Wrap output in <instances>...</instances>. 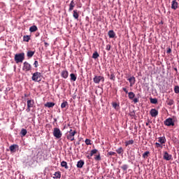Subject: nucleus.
<instances>
[{
	"label": "nucleus",
	"instance_id": "obj_52",
	"mask_svg": "<svg viewBox=\"0 0 179 179\" xmlns=\"http://www.w3.org/2000/svg\"><path fill=\"white\" fill-rule=\"evenodd\" d=\"M87 157L89 159V160H90V159H92V156L90 155H87Z\"/></svg>",
	"mask_w": 179,
	"mask_h": 179
},
{
	"label": "nucleus",
	"instance_id": "obj_14",
	"mask_svg": "<svg viewBox=\"0 0 179 179\" xmlns=\"http://www.w3.org/2000/svg\"><path fill=\"white\" fill-rule=\"evenodd\" d=\"M27 106L28 108H32L34 106V100L29 99L27 101Z\"/></svg>",
	"mask_w": 179,
	"mask_h": 179
},
{
	"label": "nucleus",
	"instance_id": "obj_45",
	"mask_svg": "<svg viewBox=\"0 0 179 179\" xmlns=\"http://www.w3.org/2000/svg\"><path fill=\"white\" fill-rule=\"evenodd\" d=\"M106 50H107V51H110V50H111V45H107Z\"/></svg>",
	"mask_w": 179,
	"mask_h": 179
},
{
	"label": "nucleus",
	"instance_id": "obj_31",
	"mask_svg": "<svg viewBox=\"0 0 179 179\" xmlns=\"http://www.w3.org/2000/svg\"><path fill=\"white\" fill-rule=\"evenodd\" d=\"M125 146H128L129 145H134V140H129L127 141H125Z\"/></svg>",
	"mask_w": 179,
	"mask_h": 179
},
{
	"label": "nucleus",
	"instance_id": "obj_10",
	"mask_svg": "<svg viewBox=\"0 0 179 179\" xmlns=\"http://www.w3.org/2000/svg\"><path fill=\"white\" fill-rule=\"evenodd\" d=\"M127 80H129L130 83V87H132L136 82V79L135 78L134 76L130 77L129 78L127 79Z\"/></svg>",
	"mask_w": 179,
	"mask_h": 179
},
{
	"label": "nucleus",
	"instance_id": "obj_49",
	"mask_svg": "<svg viewBox=\"0 0 179 179\" xmlns=\"http://www.w3.org/2000/svg\"><path fill=\"white\" fill-rule=\"evenodd\" d=\"M122 90L124 91L127 94H129V92H128V90H127V88L123 87Z\"/></svg>",
	"mask_w": 179,
	"mask_h": 179
},
{
	"label": "nucleus",
	"instance_id": "obj_18",
	"mask_svg": "<svg viewBox=\"0 0 179 179\" xmlns=\"http://www.w3.org/2000/svg\"><path fill=\"white\" fill-rule=\"evenodd\" d=\"M55 106V103L54 102H47L45 103V107H48V108H52Z\"/></svg>",
	"mask_w": 179,
	"mask_h": 179
},
{
	"label": "nucleus",
	"instance_id": "obj_55",
	"mask_svg": "<svg viewBox=\"0 0 179 179\" xmlns=\"http://www.w3.org/2000/svg\"><path fill=\"white\" fill-rule=\"evenodd\" d=\"M149 128H152V127L149 126Z\"/></svg>",
	"mask_w": 179,
	"mask_h": 179
},
{
	"label": "nucleus",
	"instance_id": "obj_20",
	"mask_svg": "<svg viewBox=\"0 0 179 179\" xmlns=\"http://www.w3.org/2000/svg\"><path fill=\"white\" fill-rule=\"evenodd\" d=\"M108 34L109 36V38H114V37H115V32H114L113 30H110L108 32Z\"/></svg>",
	"mask_w": 179,
	"mask_h": 179
},
{
	"label": "nucleus",
	"instance_id": "obj_11",
	"mask_svg": "<svg viewBox=\"0 0 179 179\" xmlns=\"http://www.w3.org/2000/svg\"><path fill=\"white\" fill-rule=\"evenodd\" d=\"M177 8H178V2H177V0H173L171 4V9L176 10Z\"/></svg>",
	"mask_w": 179,
	"mask_h": 179
},
{
	"label": "nucleus",
	"instance_id": "obj_36",
	"mask_svg": "<svg viewBox=\"0 0 179 179\" xmlns=\"http://www.w3.org/2000/svg\"><path fill=\"white\" fill-rule=\"evenodd\" d=\"M121 169L124 171H127L128 170V165L127 164H124L123 166H121Z\"/></svg>",
	"mask_w": 179,
	"mask_h": 179
},
{
	"label": "nucleus",
	"instance_id": "obj_53",
	"mask_svg": "<svg viewBox=\"0 0 179 179\" xmlns=\"http://www.w3.org/2000/svg\"><path fill=\"white\" fill-rule=\"evenodd\" d=\"M24 97H29V95H27V94H24Z\"/></svg>",
	"mask_w": 179,
	"mask_h": 179
},
{
	"label": "nucleus",
	"instance_id": "obj_34",
	"mask_svg": "<svg viewBox=\"0 0 179 179\" xmlns=\"http://www.w3.org/2000/svg\"><path fill=\"white\" fill-rule=\"evenodd\" d=\"M116 152L118 155H121V153L124 152V150H122V147H120L117 150H116Z\"/></svg>",
	"mask_w": 179,
	"mask_h": 179
},
{
	"label": "nucleus",
	"instance_id": "obj_24",
	"mask_svg": "<svg viewBox=\"0 0 179 179\" xmlns=\"http://www.w3.org/2000/svg\"><path fill=\"white\" fill-rule=\"evenodd\" d=\"M20 134L22 138H23V136H26V135L27 134V130H26V129H22Z\"/></svg>",
	"mask_w": 179,
	"mask_h": 179
},
{
	"label": "nucleus",
	"instance_id": "obj_39",
	"mask_svg": "<svg viewBox=\"0 0 179 179\" xmlns=\"http://www.w3.org/2000/svg\"><path fill=\"white\" fill-rule=\"evenodd\" d=\"M174 92H175V93H176V94H178V93H179V87H178V85L175 86Z\"/></svg>",
	"mask_w": 179,
	"mask_h": 179
},
{
	"label": "nucleus",
	"instance_id": "obj_41",
	"mask_svg": "<svg viewBox=\"0 0 179 179\" xmlns=\"http://www.w3.org/2000/svg\"><path fill=\"white\" fill-rule=\"evenodd\" d=\"M94 159L99 162V160H101V157H100V154H99L98 155H96L95 157H94Z\"/></svg>",
	"mask_w": 179,
	"mask_h": 179
},
{
	"label": "nucleus",
	"instance_id": "obj_27",
	"mask_svg": "<svg viewBox=\"0 0 179 179\" xmlns=\"http://www.w3.org/2000/svg\"><path fill=\"white\" fill-rule=\"evenodd\" d=\"M149 155H150V152L146 151L143 154V159H148L149 157Z\"/></svg>",
	"mask_w": 179,
	"mask_h": 179
},
{
	"label": "nucleus",
	"instance_id": "obj_32",
	"mask_svg": "<svg viewBox=\"0 0 179 179\" xmlns=\"http://www.w3.org/2000/svg\"><path fill=\"white\" fill-rule=\"evenodd\" d=\"M27 55L29 58H31V57H33V55H34V52L28 51Z\"/></svg>",
	"mask_w": 179,
	"mask_h": 179
},
{
	"label": "nucleus",
	"instance_id": "obj_7",
	"mask_svg": "<svg viewBox=\"0 0 179 179\" xmlns=\"http://www.w3.org/2000/svg\"><path fill=\"white\" fill-rule=\"evenodd\" d=\"M93 80L94 83L99 84L100 82H104V77L101 76H95Z\"/></svg>",
	"mask_w": 179,
	"mask_h": 179
},
{
	"label": "nucleus",
	"instance_id": "obj_33",
	"mask_svg": "<svg viewBox=\"0 0 179 179\" xmlns=\"http://www.w3.org/2000/svg\"><path fill=\"white\" fill-rule=\"evenodd\" d=\"M150 103H152V104H157V99L151 98L150 99Z\"/></svg>",
	"mask_w": 179,
	"mask_h": 179
},
{
	"label": "nucleus",
	"instance_id": "obj_26",
	"mask_svg": "<svg viewBox=\"0 0 179 179\" xmlns=\"http://www.w3.org/2000/svg\"><path fill=\"white\" fill-rule=\"evenodd\" d=\"M23 41H26V43H29V41H30V36H29V35L24 36Z\"/></svg>",
	"mask_w": 179,
	"mask_h": 179
},
{
	"label": "nucleus",
	"instance_id": "obj_48",
	"mask_svg": "<svg viewBox=\"0 0 179 179\" xmlns=\"http://www.w3.org/2000/svg\"><path fill=\"white\" fill-rule=\"evenodd\" d=\"M167 54H170L171 52V48H168L166 50Z\"/></svg>",
	"mask_w": 179,
	"mask_h": 179
},
{
	"label": "nucleus",
	"instance_id": "obj_51",
	"mask_svg": "<svg viewBox=\"0 0 179 179\" xmlns=\"http://www.w3.org/2000/svg\"><path fill=\"white\" fill-rule=\"evenodd\" d=\"M44 45H45V47H48V45H50V44L47 42H45Z\"/></svg>",
	"mask_w": 179,
	"mask_h": 179
},
{
	"label": "nucleus",
	"instance_id": "obj_1",
	"mask_svg": "<svg viewBox=\"0 0 179 179\" xmlns=\"http://www.w3.org/2000/svg\"><path fill=\"white\" fill-rule=\"evenodd\" d=\"M14 59L16 64L23 62V61H24V53L22 52V53L15 54Z\"/></svg>",
	"mask_w": 179,
	"mask_h": 179
},
{
	"label": "nucleus",
	"instance_id": "obj_6",
	"mask_svg": "<svg viewBox=\"0 0 179 179\" xmlns=\"http://www.w3.org/2000/svg\"><path fill=\"white\" fill-rule=\"evenodd\" d=\"M22 71H24V72H29V71H31V64L27 62H24L23 63Z\"/></svg>",
	"mask_w": 179,
	"mask_h": 179
},
{
	"label": "nucleus",
	"instance_id": "obj_17",
	"mask_svg": "<svg viewBox=\"0 0 179 179\" xmlns=\"http://www.w3.org/2000/svg\"><path fill=\"white\" fill-rule=\"evenodd\" d=\"M73 17L78 20L79 19V13H78V10H74L73 11Z\"/></svg>",
	"mask_w": 179,
	"mask_h": 179
},
{
	"label": "nucleus",
	"instance_id": "obj_22",
	"mask_svg": "<svg viewBox=\"0 0 179 179\" xmlns=\"http://www.w3.org/2000/svg\"><path fill=\"white\" fill-rule=\"evenodd\" d=\"M61 166L66 169V170H68V169H69V166H68V163L65 161H62L61 162Z\"/></svg>",
	"mask_w": 179,
	"mask_h": 179
},
{
	"label": "nucleus",
	"instance_id": "obj_37",
	"mask_svg": "<svg viewBox=\"0 0 179 179\" xmlns=\"http://www.w3.org/2000/svg\"><path fill=\"white\" fill-rule=\"evenodd\" d=\"M97 152H98L97 150L94 149V150H91L90 155V156L92 157V156H93V155H96V153H97Z\"/></svg>",
	"mask_w": 179,
	"mask_h": 179
},
{
	"label": "nucleus",
	"instance_id": "obj_4",
	"mask_svg": "<svg viewBox=\"0 0 179 179\" xmlns=\"http://www.w3.org/2000/svg\"><path fill=\"white\" fill-rule=\"evenodd\" d=\"M53 136H55V138H56L57 139H59L62 138V132L61 131L59 128H57V127L54 128Z\"/></svg>",
	"mask_w": 179,
	"mask_h": 179
},
{
	"label": "nucleus",
	"instance_id": "obj_12",
	"mask_svg": "<svg viewBox=\"0 0 179 179\" xmlns=\"http://www.w3.org/2000/svg\"><path fill=\"white\" fill-rule=\"evenodd\" d=\"M61 76L62 78H64V79H67L68 76H69V73H68V71L64 70L62 71Z\"/></svg>",
	"mask_w": 179,
	"mask_h": 179
},
{
	"label": "nucleus",
	"instance_id": "obj_15",
	"mask_svg": "<svg viewBox=\"0 0 179 179\" xmlns=\"http://www.w3.org/2000/svg\"><path fill=\"white\" fill-rule=\"evenodd\" d=\"M17 148H19V145L14 144V145H10L9 149H10V152H16V149H17Z\"/></svg>",
	"mask_w": 179,
	"mask_h": 179
},
{
	"label": "nucleus",
	"instance_id": "obj_5",
	"mask_svg": "<svg viewBox=\"0 0 179 179\" xmlns=\"http://www.w3.org/2000/svg\"><path fill=\"white\" fill-rule=\"evenodd\" d=\"M164 125L166 127H174V120H173V118L169 117L164 122Z\"/></svg>",
	"mask_w": 179,
	"mask_h": 179
},
{
	"label": "nucleus",
	"instance_id": "obj_50",
	"mask_svg": "<svg viewBox=\"0 0 179 179\" xmlns=\"http://www.w3.org/2000/svg\"><path fill=\"white\" fill-rule=\"evenodd\" d=\"M30 108H31L27 107V108L26 109L27 113H30Z\"/></svg>",
	"mask_w": 179,
	"mask_h": 179
},
{
	"label": "nucleus",
	"instance_id": "obj_25",
	"mask_svg": "<svg viewBox=\"0 0 179 179\" xmlns=\"http://www.w3.org/2000/svg\"><path fill=\"white\" fill-rule=\"evenodd\" d=\"M128 97L130 100H133V99L135 97V94L133 92H130L128 93Z\"/></svg>",
	"mask_w": 179,
	"mask_h": 179
},
{
	"label": "nucleus",
	"instance_id": "obj_56",
	"mask_svg": "<svg viewBox=\"0 0 179 179\" xmlns=\"http://www.w3.org/2000/svg\"><path fill=\"white\" fill-rule=\"evenodd\" d=\"M72 1H74V0H72Z\"/></svg>",
	"mask_w": 179,
	"mask_h": 179
},
{
	"label": "nucleus",
	"instance_id": "obj_19",
	"mask_svg": "<svg viewBox=\"0 0 179 179\" xmlns=\"http://www.w3.org/2000/svg\"><path fill=\"white\" fill-rule=\"evenodd\" d=\"M38 30V28H37V26L33 25L29 28L30 33H34V31H37Z\"/></svg>",
	"mask_w": 179,
	"mask_h": 179
},
{
	"label": "nucleus",
	"instance_id": "obj_40",
	"mask_svg": "<svg viewBox=\"0 0 179 179\" xmlns=\"http://www.w3.org/2000/svg\"><path fill=\"white\" fill-rule=\"evenodd\" d=\"M85 144L86 145H92V141L89 138L85 139Z\"/></svg>",
	"mask_w": 179,
	"mask_h": 179
},
{
	"label": "nucleus",
	"instance_id": "obj_43",
	"mask_svg": "<svg viewBox=\"0 0 179 179\" xmlns=\"http://www.w3.org/2000/svg\"><path fill=\"white\" fill-rule=\"evenodd\" d=\"M118 103H117V102H114V103H113V108H115V109H117V108L118 107Z\"/></svg>",
	"mask_w": 179,
	"mask_h": 179
},
{
	"label": "nucleus",
	"instance_id": "obj_44",
	"mask_svg": "<svg viewBox=\"0 0 179 179\" xmlns=\"http://www.w3.org/2000/svg\"><path fill=\"white\" fill-rule=\"evenodd\" d=\"M156 145V148H163V145H162V144L159 143H155Z\"/></svg>",
	"mask_w": 179,
	"mask_h": 179
},
{
	"label": "nucleus",
	"instance_id": "obj_28",
	"mask_svg": "<svg viewBox=\"0 0 179 179\" xmlns=\"http://www.w3.org/2000/svg\"><path fill=\"white\" fill-rule=\"evenodd\" d=\"M99 57H100V55H99V52H94L92 55V58H94V59H97Z\"/></svg>",
	"mask_w": 179,
	"mask_h": 179
},
{
	"label": "nucleus",
	"instance_id": "obj_13",
	"mask_svg": "<svg viewBox=\"0 0 179 179\" xmlns=\"http://www.w3.org/2000/svg\"><path fill=\"white\" fill-rule=\"evenodd\" d=\"M77 168L78 169H82V167H83V166H85V161L84 160H80L77 162Z\"/></svg>",
	"mask_w": 179,
	"mask_h": 179
},
{
	"label": "nucleus",
	"instance_id": "obj_42",
	"mask_svg": "<svg viewBox=\"0 0 179 179\" xmlns=\"http://www.w3.org/2000/svg\"><path fill=\"white\" fill-rule=\"evenodd\" d=\"M110 79V80H115V75H114V73H111Z\"/></svg>",
	"mask_w": 179,
	"mask_h": 179
},
{
	"label": "nucleus",
	"instance_id": "obj_23",
	"mask_svg": "<svg viewBox=\"0 0 179 179\" xmlns=\"http://www.w3.org/2000/svg\"><path fill=\"white\" fill-rule=\"evenodd\" d=\"M70 78L71 80H72L73 82H76L77 77L76 75H75V73H71Z\"/></svg>",
	"mask_w": 179,
	"mask_h": 179
},
{
	"label": "nucleus",
	"instance_id": "obj_30",
	"mask_svg": "<svg viewBox=\"0 0 179 179\" xmlns=\"http://www.w3.org/2000/svg\"><path fill=\"white\" fill-rule=\"evenodd\" d=\"M54 176H55L54 178H61V172L59 171L55 172Z\"/></svg>",
	"mask_w": 179,
	"mask_h": 179
},
{
	"label": "nucleus",
	"instance_id": "obj_47",
	"mask_svg": "<svg viewBox=\"0 0 179 179\" xmlns=\"http://www.w3.org/2000/svg\"><path fill=\"white\" fill-rule=\"evenodd\" d=\"M139 102V99H138V98H134V103H136Z\"/></svg>",
	"mask_w": 179,
	"mask_h": 179
},
{
	"label": "nucleus",
	"instance_id": "obj_2",
	"mask_svg": "<svg viewBox=\"0 0 179 179\" xmlns=\"http://www.w3.org/2000/svg\"><path fill=\"white\" fill-rule=\"evenodd\" d=\"M75 135H76V130L70 129V131L67 132L66 138L69 141L72 142L75 141Z\"/></svg>",
	"mask_w": 179,
	"mask_h": 179
},
{
	"label": "nucleus",
	"instance_id": "obj_54",
	"mask_svg": "<svg viewBox=\"0 0 179 179\" xmlns=\"http://www.w3.org/2000/svg\"><path fill=\"white\" fill-rule=\"evenodd\" d=\"M145 125H146L147 127H148L149 122H146Z\"/></svg>",
	"mask_w": 179,
	"mask_h": 179
},
{
	"label": "nucleus",
	"instance_id": "obj_35",
	"mask_svg": "<svg viewBox=\"0 0 179 179\" xmlns=\"http://www.w3.org/2000/svg\"><path fill=\"white\" fill-rule=\"evenodd\" d=\"M115 152L110 151L107 153V157H108L109 156H115Z\"/></svg>",
	"mask_w": 179,
	"mask_h": 179
},
{
	"label": "nucleus",
	"instance_id": "obj_8",
	"mask_svg": "<svg viewBox=\"0 0 179 179\" xmlns=\"http://www.w3.org/2000/svg\"><path fill=\"white\" fill-rule=\"evenodd\" d=\"M163 159L164 160L169 162L173 159V155H169V153L167 152H164Z\"/></svg>",
	"mask_w": 179,
	"mask_h": 179
},
{
	"label": "nucleus",
	"instance_id": "obj_29",
	"mask_svg": "<svg viewBox=\"0 0 179 179\" xmlns=\"http://www.w3.org/2000/svg\"><path fill=\"white\" fill-rule=\"evenodd\" d=\"M166 103L168 106H173V104H174V100L168 99Z\"/></svg>",
	"mask_w": 179,
	"mask_h": 179
},
{
	"label": "nucleus",
	"instance_id": "obj_3",
	"mask_svg": "<svg viewBox=\"0 0 179 179\" xmlns=\"http://www.w3.org/2000/svg\"><path fill=\"white\" fill-rule=\"evenodd\" d=\"M31 80L34 82H41V73L36 71L32 74Z\"/></svg>",
	"mask_w": 179,
	"mask_h": 179
},
{
	"label": "nucleus",
	"instance_id": "obj_16",
	"mask_svg": "<svg viewBox=\"0 0 179 179\" xmlns=\"http://www.w3.org/2000/svg\"><path fill=\"white\" fill-rule=\"evenodd\" d=\"M76 5V3H75V1H71L70 4H69V12H72V10L75 8Z\"/></svg>",
	"mask_w": 179,
	"mask_h": 179
},
{
	"label": "nucleus",
	"instance_id": "obj_21",
	"mask_svg": "<svg viewBox=\"0 0 179 179\" xmlns=\"http://www.w3.org/2000/svg\"><path fill=\"white\" fill-rule=\"evenodd\" d=\"M158 142H159V143H161V145H163V143H166V137H164V136L159 137Z\"/></svg>",
	"mask_w": 179,
	"mask_h": 179
},
{
	"label": "nucleus",
	"instance_id": "obj_9",
	"mask_svg": "<svg viewBox=\"0 0 179 179\" xmlns=\"http://www.w3.org/2000/svg\"><path fill=\"white\" fill-rule=\"evenodd\" d=\"M150 114L151 117L155 118V117H157V115H159V111L157 110H156L155 108H152L150 110Z\"/></svg>",
	"mask_w": 179,
	"mask_h": 179
},
{
	"label": "nucleus",
	"instance_id": "obj_38",
	"mask_svg": "<svg viewBox=\"0 0 179 179\" xmlns=\"http://www.w3.org/2000/svg\"><path fill=\"white\" fill-rule=\"evenodd\" d=\"M66 106H68V102L67 101H64L61 104V108H65V107H66Z\"/></svg>",
	"mask_w": 179,
	"mask_h": 179
},
{
	"label": "nucleus",
	"instance_id": "obj_46",
	"mask_svg": "<svg viewBox=\"0 0 179 179\" xmlns=\"http://www.w3.org/2000/svg\"><path fill=\"white\" fill-rule=\"evenodd\" d=\"M34 65L35 68H37L38 66V62L35 61L34 63Z\"/></svg>",
	"mask_w": 179,
	"mask_h": 179
}]
</instances>
